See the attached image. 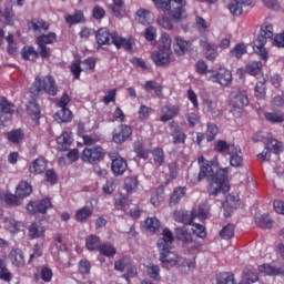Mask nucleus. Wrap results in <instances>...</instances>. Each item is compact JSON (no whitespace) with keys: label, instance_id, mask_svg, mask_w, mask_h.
<instances>
[{"label":"nucleus","instance_id":"f257e3e1","mask_svg":"<svg viewBox=\"0 0 284 284\" xmlns=\"http://www.w3.org/2000/svg\"><path fill=\"white\" fill-rule=\"evenodd\" d=\"M199 174L195 179L196 183H201L203 179H206L210 183L209 194L210 196H217L220 192L224 194L230 192V180H227L229 168H219L216 161H209L204 156L197 158Z\"/></svg>","mask_w":284,"mask_h":284},{"label":"nucleus","instance_id":"f03ea898","mask_svg":"<svg viewBox=\"0 0 284 284\" xmlns=\"http://www.w3.org/2000/svg\"><path fill=\"white\" fill-rule=\"evenodd\" d=\"M162 235L163 237L158 241V247L161 251L160 261L163 267H175L179 264V255L170 251L172 250V243H174V235L170 229H164Z\"/></svg>","mask_w":284,"mask_h":284},{"label":"nucleus","instance_id":"7ed1b4c3","mask_svg":"<svg viewBox=\"0 0 284 284\" xmlns=\"http://www.w3.org/2000/svg\"><path fill=\"white\" fill-rule=\"evenodd\" d=\"M29 92L32 97H41V94L57 97V94H59V87L57 85V80H54V77L52 75H45L43 79H41V77H36Z\"/></svg>","mask_w":284,"mask_h":284},{"label":"nucleus","instance_id":"20e7f679","mask_svg":"<svg viewBox=\"0 0 284 284\" xmlns=\"http://www.w3.org/2000/svg\"><path fill=\"white\" fill-rule=\"evenodd\" d=\"M172 1L175 3V7L173 4V10ZM154 6L158 10H162L163 12H170L171 10V17L174 21L181 22L183 19H187V11H185L187 1L185 0H156Z\"/></svg>","mask_w":284,"mask_h":284},{"label":"nucleus","instance_id":"39448f33","mask_svg":"<svg viewBox=\"0 0 284 284\" xmlns=\"http://www.w3.org/2000/svg\"><path fill=\"white\" fill-rule=\"evenodd\" d=\"M274 37V27L270 23H265L261 27L260 34L257 39L254 41L253 50L255 54H258L262 61H267L268 53L267 49H265V43H267V39H272Z\"/></svg>","mask_w":284,"mask_h":284},{"label":"nucleus","instance_id":"423d86ee","mask_svg":"<svg viewBox=\"0 0 284 284\" xmlns=\"http://www.w3.org/2000/svg\"><path fill=\"white\" fill-rule=\"evenodd\" d=\"M174 232L176 240L183 243L189 254H196L203 247V243L194 240L192 233L185 226L176 227Z\"/></svg>","mask_w":284,"mask_h":284},{"label":"nucleus","instance_id":"0eeeda50","mask_svg":"<svg viewBox=\"0 0 284 284\" xmlns=\"http://www.w3.org/2000/svg\"><path fill=\"white\" fill-rule=\"evenodd\" d=\"M231 112L236 119H241L245 105H250V99L243 91H236L231 93L230 103Z\"/></svg>","mask_w":284,"mask_h":284},{"label":"nucleus","instance_id":"6e6552de","mask_svg":"<svg viewBox=\"0 0 284 284\" xmlns=\"http://www.w3.org/2000/svg\"><path fill=\"white\" fill-rule=\"evenodd\" d=\"M232 71L226 68H219L217 70H209L207 81L217 83L222 88L232 85Z\"/></svg>","mask_w":284,"mask_h":284},{"label":"nucleus","instance_id":"1a4fd4ad","mask_svg":"<svg viewBox=\"0 0 284 284\" xmlns=\"http://www.w3.org/2000/svg\"><path fill=\"white\" fill-rule=\"evenodd\" d=\"M81 159L83 163H89L90 165H98V163H101V161L105 159V150L100 145L84 148Z\"/></svg>","mask_w":284,"mask_h":284},{"label":"nucleus","instance_id":"9d476101","mask_svg":"<svg viewBox=\"0 0 284 284\" xmlns=\"http://www.w3.org/2000/svg\"><path fill=\"white\" fill-rule=\"evenodd\" d=\"M272 152L273 154H281L283 152V142L268 138L264 151L257 155V159L260 161H270Z\"/></svg>","mask_w":284,"mask_h":284},{"label":"nucleus","instance_id":"9b49d317","mask_svg":"<svg viewBox=\"0 0 284 284\" xmlns=\"http://www.w3.org/2000/svg\"><path fill=\"white\" fill-rule=\"evenodd\" d=\"M48 210H52V200L44 197L39 202L32 201L27 204L29 214H48Z\"/></svg>","mask_w":284,"mask_h":284},{"label":"nucleus","instance_id":"f8f14e48","mask_svg":"<svg viewBox=\"0 0 284 284\" xmlns=\"http://www.w3.org/2000/svg\"><path fill=\"white\" fill-rule=\"evenodd\" d=\"M151 59L158 68H168L172 63V51L159 49L151 54Z\"/></svg>","mask_w":284,"mask_h":284},{"label":"nucleus","instance_id":"ddd939ff","mask_svg":"<svg viewBox=\"0 0 284 284\" xmlns=\"http://www.w3.org/2000/svg\"><path fill=\"white\" fill-rule=\"evenodd\" d=\"M130 136H132V126L120 124L112 133V141L113 143H116V145H122V143H125Z\"/></svg>","mask_w":284,"mask_h":284},{"label":"nucleus","instance_id":"4468645a","mask_svg":"<svg viewBox=\"0 0 284 284\" xmlns=\"http://www.w3.org/2000/svg\"><path fill=\"white\" fill-rule=\"evenodd\" d=\"M173 50L178 57H184L187 54L189 50H192V41L185 40L181 36H176L173 42Z\"/></svg>","mask_w":284,"mask_h":284},{"label":"nucleus","instance_id":"2eb2a0df","mask_svg":"<svg viewBox=\"0 0 284 284\" xmlns=\"http://www.w3.org/2000/svg\"><path fill=\"white\" fill-rule=\"evenodd\" d=\"M181 113V108L179 105L166 104L161 110L160 121L162 123H168V121H172V119H176Z\"/></svg>","mask_w":284,"mask_h":284},{"label":"nucleus","instance_id":"dca6fc26","mask_svg":"<svg viewBox=\"0 0 284 284\" xmlns=\"http://www.w3.org/2000/svg\"><path fill=\"white\" fill-rule=\"evenodd\" d=\"M58 150L61 152H68L70 148H72V143H74V139L72 138V132L64 131L57 139Z\"/></svg>","mask_w":284,"mask_h":284},{"label":"nucleus","instance_id":"f3484780","mask_svg":"<svg viewBox=\"0 0 284 284\" xmlns=\"http://www.w3.org/2000/svg\"><path fill=\"white\" fill-rule=\"evenodd\" d=\"M201 43L204 50V58L206 59V61H211L212 63H214L219 58V45L209 42L207 40H202Z\"/></svg>","mask_w":284,"mask_h":284},{"label":"nucleus","instance_id":"a211bd4d","mask_svg":"<svg viewBox=\"0 0 284 284\" xmlns=\"http://www.w3.org/2000/svg\"><path fill=\"white\" fill-rule=\"evenodd\" d=\"M113 39H116V36L110 33L108 28H100L95 33L98 45H110L113 43Z\"/></svg>","mask_w":284,"mask_h":284},{"label":"nucleus","instance_id":"6ab92c4d","mask_svg":"<svg viewBox=\"0 0 284 284\" xmlns=\"http://www.w3.org/2000/svg\"><path fill=\"white\" fill-rule=\"evenodd\" d=\"M9 261L13 267H24L26 266V255L21 248H12L9 253Z\"/></svg>","mask_w":284,"mask_h":284},{"label":"nucleus","instance_id":"aec40b11","mask_svg":"<svg viewBox=\"0 0 284 284\" xmlns=\"http://www.w3.org/2000/svg\"><path fill=\"white\" fill-rule=\"evenodd\" d=\"M229 155L232 168H243V151L241 146L233 145Z\"/></svg>","mask_w":284,"mask_h":284},{"label":"nucleus","instance_id":"412c9836","mask_svg":"<svg viewBox=\"0 0 284 284\" xmlns=\"http://www.w3.org/2000/svg\"><path fill=\"white\" fill-rule=\"evenodd\" d=\"M111 170L115 176L125 174V171L128 170V161L121 156H115L112 159Z\"/></svg>","mask_w":284,"mask_h":284},{"label":"nucleus","instance_id":"4be33fe9","mask_svg":"<svg viewBox=\"0 0 284 284\" xmlns=\"http://www.w3.org/2000/svg\"><path fill=\"white\" fill-rule=\"evenodd\" d=\"M48 169V160H45V158L40 156L37 158L31 165H29V172L30 174H43V172H45V170Z\"/></svg>","mask_w":284,"mask_h":284},{"label":"nucleus","instance_id":"5701e85b","mask_svg":"<svg viewBox=\"0 0 284 284\" xmlns=\"http://www.w3.org/2000/svg\"><path fill=\"white\" fill-rule=\"evenodd\" d=\"M28 236L31 241H34V239H43V236H45V227L39 222H33L28 229Z\"/></svg>","mask_w":284,"mask_h":284},{"label":"nucleus","instance_id":"b1692460","mask_svg":"<svg viewBox=\"0 0 284 284\" xmlns=\"http://www.w3.org/2000/svg\"><path fill=\"white\" fill-rule=\"evenodd\" d=\"M247 6H252V0H233L229 10L234 17H240V14H243V8Z\"/></svg>","mask_w":284,"mask_h":284},{"label":"nucleus","instance_id":"393cba45","mask_svg":"<svg viewBox=\"0 0 284 284\" xmlns=\"http://www.w3.org/2000/svg\"><path fill=\"white\" fill-rule=\"evenodd\" d=\"M29 30H33V32H48L50 30V23L44 21L43 19H32L28 22Z\"/></svg>","mask_w":284,"mask_h":284},{"label":"nucleus","instance_id":"a878e982","mask_svg":"<svg viewBox=\"0 0 284 284\" xmlns=\"http://www.w3.org/2000/svg\"><path fill=\"white\" fill-rule=\"evenodd\" d=\"M13 105L8 101V99L2 98L0 99V112L2 113L0 115V121L3 123L6 121V114H8V119H12V114H14V109H12Z\"/></svg>","mask_w":284,"mask_h":284},{"label":"nucleus","instance_id":"bb28decb","mask_svg":"<svg viewBox=\"0 0 284 284\" xmlns=\"http://www.w3.org/2000/svg\"><path fill=\"white\" fill-rule=\"evenodd\" d=\"M193 217L199 219V221H205L207 214H210V204L207 202H202L199 204V207L192 209Z\"/></svg>","mask_w":284,"mask_h":284},{"label":"nucleus","instance_id":"cd10ccee","mask_svg":"<svg viewBox=\"0 0 284 284\" xmlns=\"http://www.w3.org/2000/svg\"><path fill=\"white\" fill-rule=\"evenodd\" d=\"M135 19L142 26H150V23L154 21V13H152L150 10H146V9H140L136 11Z\"/></svg>","mask_w":284,"mask_h":284},{"label":"nucleus","instance_id":"c85d7f7f","mask_svg":"<svg viewBox=\"0 0 284 284\" xmlns=\"http://www.w3.org/2000/svg\"><path fill=\"white\" fill-rule=\"evenodd\" d=\"M92 214H94V209L85 205L75 212V221L78 223H87Z\"/></svg>","mask_w":284,"mask_h":284},{"label":"nucleus","instance_id":"c756f323","mask_svg":"<svg viewBox=\"0 0 284 284\" xmlns=\"http://www.w3.org/2000/svg\"><path fill=\"white\" fill-rule=\"evenodd\" d=\"M267 83V78H262L258 82H256L254 88V97L257 98L258 101L265 100V97L267 94V87L265 85Z\"/></svg>","mask_w":284,"mask_h":284},{"label":"nucleus","instance_id":"7c9ffc66","mask_svg":"<svg viewBox=\"0 0 284 284\" xmlns=\"http://www.w3.org/2000/svg\"><path fill=\"white\" fill-rule=\"evenodd\" d=\"M174 219L176 223H183L184 225H192V223H194V214L192 211L191 213H189L187 211L175 212Z\"/></svg>","mask_w":284,"mask_h":284},{"label":"nucleus","instance_id":"2f4dec72","mask_svg":"<svg viewBox=\"0 0 284 284\" xmlns=\"http://www.w3.org/2000/svg\"><path fill=\"white\" fill-rule=\"evenodd\" d=\"M85 247L89 252H99L101 247V237L95 234L88 235L85 237Z\"/></svg>","mask_w":284,"mask_h":284},{"label":"nucleus","instance_id":"473e14b6","mask_svg":"<svg viewBox=\"0 0 284 284\" xmlns=\"http://www.w3.org/2000/svg\"><path fill=\"white\" fill-rule=\"evenodd\" d=\"M27 112L32 121H37V123H39V120L41 119V108H39V103H37V100H32L29 102V105L27 106Z\"/></svg>","mask_w":284,"mask_h":284},{"label":"nucleus","instance_id":"72a5a7b5","mask_svg":"<svg viewBox=\"0 0 284 284\" xmlns=\"http://www.w3.org/2000/svg\"><path fill=\"white\" fill-rule=\"evenodd\" d=\"M6 136L10 143H14L17 145L19 143H23V140L26 139V133H23V130L21 129H16L7 132Z\"/></svg>","mask_w":284,"mask_h":284},{"label":"nucleus","instance_id":"f704fd0d","mask_svg":"<svg viewBox=\"0 0 284 284\" xmlns=\"http://www.w3.org/2000/svg\"><path fill=\"white\" fill-rule=\"evenodd\" d=\"M245 71L251 77H260L261 74H263V62L261 61L248 62V64L245 67Z\"/></svg>","mask_w":284,"mask_h":284},{"label":"nucleus","instance_id":"c9c22d12","mask_svg":"<svg viewBox=\"0 0 284 284\" xmlns=\"http://www.w3.org/2000/svg\"><path fill=\"white\" fill-rule=\"evenodd\" d=\"M16 194L19 199H26L32 194V185L27 181H21L17 186Z\"/></svg>","mask_w":284,"mask_h":284},{"label":"nucleus","instance_id":"e433bc0d","mask_svg":"<svg viewBox=\"0 0 284 284\" xmlns=\"http://www.w3.org/2000/svg\"><path fill=\"white\" fill-rule=\"evenodd\" d=\"M21 58L24 61H37V59H39V51H36L34 47H23L21 50Z\"/></svg>","mask_w":284,"mask_h":284},{"label":"nucleus","instance_id":"4c0bfd02","mask_svg":"<svg viewBox=\"0 0 284 284\" xmlns=\"http://www.w3.org/2000/svg\"><path fill=\"white\" fill-rule=\"evenodd\" d=\"M255 223L258 225V227H262V230H272L274 225V221L268 214L256 216Z\"/></svg>","mask_w":284,"mask_h":284},{"label":"nucleus","instance_id":"58836bf2","mask_svg":"<svg viewBox=\"0 0 284 284\" xmlns=\"http://www.w3.org/2000/svg\"><path fill=\"white\" fill-rule=\"evenodd\" d=\"M143 88L146 92H155L156 97H163V85L154 80H148Z\"/></svg>","mask_w":284,"mask_h":284},{"label":"nucleus","instance_id":"ea45409f","mask_svg":"<svg viewBox=\"0 0 284 284\" xmlns=\"http://www.w3.org/2000/svg\"><path fill=\"white\" fill-rule=\"evenodd\" d=\"M113 45H115L118 50L123 48L126 52H132V45H134V43L130 39L115 36V38H113Z\"/></svg>","mask_w":284,"mask_h":284},{"label":"nucleus","instance_id":"a19ab883","mask_svg":"<svg viewBox=\"0 0 284 284\" xmlns=\"http://www.w3.org/2000/svg\"><path fill=\"white\" fill-rule=\"evenodd\" d=\"M187 192V189L185 186H178L173 190V193L171 195L169 205L172 207L174 205H176V203H179V201H181V199H183V196H185V193Z\"/></svg>","mask_w":284,"mask_h":284},{"label":"nucleus","instance_id":"79ce46f5","mask_svg":"<svg viewBox=\"0 0 284 284\" xmlns=\"http://www.w3.org/2000/svg\"><path fill=\"white\" fill-rule=\"evenodd\" d=\"M2 201L7 207H19L21 205V197L16 194L6 193L2 196Z\"/></svg>","mask_w":284,"mask_h":284},{"label":"nucleus","instance_id":"37998d69","mask_svg":"<svg viewBox=\"0 0 284 284\" xmlns=\"http://www.w3.org/2000/svg\"><path fill=\"white\" fill-rule=\"evenodd\" d=\"M124 190L128 194H132L139 190V179L136 176H126L124 179Z\"/></svg>","mask_w":284,"mask_h":284},{"label":"nucleus","instance_id":"c03bdc74","mask_svg":"<svg viewBox=\"0 0 284 284\" xmlns=\"http://www.w3.org/2000/svg\"><path fill=\"white\" fill-rule=\"evenodd\" d=\"M98 252H100L101 256H106V258H114L116 256V247L111 243L101 244Z\"/></svg>","mask_w":284,"mask_h":284},{"label":"nucleus","instance_id":"a18cd8bd","mask_svg":"<svg viewBox=\"0 0 284 284\" xmlns=\"http://www.w3.org/2000/svg\"><path fill=\"white\" fill-rule=\"evenodd\" d=\"M174 145H181L187 140V135L180 128H175L171 131Z\"/></svg>","mask_w":284,"mask_h":284},{"label":"nucleus","instance_id":"49530a36","mask_svg":"<svg viewBox=\"0 0 284 284\" xmlns=\"http://www.w3.org/2000/svg\"><path fill=\"white\" fill-rule=\"evenodd\" d=\"M4 227L6 230H8V232H11V234H17V232L21 231V222L12 217H6Z\"/></svg>","mask_w":284,"mask_h":284},{"label":"nucleus","instance_id":"de8ad7c7","mask_svg":"<svg viewBox=\"0 0 284 284\" xmlns=\"http://www.w3.org/2000/svg\"><path fill=\"white\" fill-rule=\"evenodd\" d=\"M36 43H40L42 45H51L52 43H57V33L54 32H49V33H43L40 34L37 38Z\"/></svg>","mask_w":284,"mask_h":284},{"label":"nucleus","instance_id":"09e8293b","mask_svg":"<svg viewBox=\"0 0 284 284\" xmlns=\"http://www.w3.org/2000/svg\"><path fill=\"white\" fill-rule=\"evenodd\" d=\"M205 136L207 143H212L219 136V126L215 123L209 122L206 124Z\"/></svg>","mask_w":284,"mask_h":284},{"label":"nucleus","instance_id":"8fccbe9b","mask_svg":"<svg viewBox=\"0 0 284 284\" xmlns=\"http://www.w3.org/2000/svg\"><path fill=\"white\" fill-rule=\"evenodd\" d=\"M264 119L268 123H284V113L281 111L265 112Z\"/></svg>","mask_w":284,"mask_h":284},{"label":"nucleus","instance_id":"3c124183","mask_svg":"<svg viewBox=\"0 0 284 284\" xmlns=\"http://www.w3.org/2000/svg\"><path fill=\"white\" fill-rule=\"evenodd\" d=\"M234 144H227L225 140H217L214 145V151L220 154H230Z\"/></svg>","mask_w":284,"mask_h":284},{"label":"nucleus","instance_id":"603ef678","mask_svg":"<svg viewBox=\"0 0 284 284\" xmlns=\"http://www.w3.org/2000/svg\"><path fill=\"white\" fill-rule=\"evenodd\" d=\"M236 230V226L232 223L226 224L223 226V229L220 231V236L224 241H230V239L234 237V232Z\"/></svg>","mask_w":284,"mask_h":284},{"label":"nucleus","instance_id":"864d4df0","mask_svg":"<svg viewBox=\"0 0 284 284\" xmlns=\"http://www.w3.org/2000/svg\"><path fill=\"white\" fill-rule=\"evenodd\" d=\"M1 17L4 19L7 26H14V20L17 17L14 16V11L12 7H7L0 12Z\"/></svg>","mask_w":284,"mask_h":284},{"label":"nucleus","instance_id":"5fc2aeb1","mask_svg":"<svg viewBox=\"0 0 284 284\" xmlns=\"http://www.w3.org/2000/svg\"><path fill=\"white\" fill-rule=\"evenodd\" d=\"M133 151L135 152L138 159H148L150 156V151L143 146V143L138 141L133 144Z\"/></svg>","mask_w":284,"mask_h":284},{"label":"nucleus","instance_id":"6e6d98bb","mask_svg":"<svg viewBox=\"0 0 284 284\" xmlns=\"http://www.w3.org/2000/svg\"><path fill=\"white\" fill-rule=\"evenodd\" d=\"M152 156H153V161L158 168H161V165H163V163H165V152H163V149H161V148L153 149Z\"/></svg>","mask_w":284,"mask_h":284},{"label":"nucleus","instance_id":"4d7b16f0","mask_svg":"<svg viewBox=\"0 0 284 284\" xmlns=\"http://www.w3.org/2000/svg\"><path fill=\"white\" fill-rule=\"evenodd\" d=\"M55 116L59 119L60 123H70V121H72V111L68 108H61V110L55 113Z\"/></svg>","mask_w":284,"mask_h":284},{"label":"nucleus","instance_id":"13d9d810","mask_svg":"<svg viewBox=\"0 0 284 284\" xmlns=\"http://www.w3.org/2000/svg\"><path fill=\"white\" fill-rule=\"evenodd\" d=\"M113 3L110 6L112 14L114 17H123L125 9L123 8V0H112Z\"/></svg>","mask_w":284,"mask_h":284},{"label":"nucleus","instance_id":"bf43d9fd","mask_svg":"<svg viewBox=\"0 0 284 284\" xmlns=\"http://www.w3.org/2000/svg\"><path fill=\"white\" fill-rule=\"evenodd\" d=\"M70 72L77 81L81 79V72H83V69H81V59H75L70 64Z\"/></svg>","mask_w":284,"mask_h":284},{"label":"nucleus","instance_id":"052dcab7","mask_svg":"<svg viewBox=\"0 0 284 284\" xmlns=\"http://www.w3.org/2000/svg\"><path fill=\"white\" fill-rule=\"evenodd\" d=\"M230 52L232 57H235V59H242L243 54H247V47L245 43L241 42L235 44V47Z\"/></svg>","mask_w":284,"mask_h":284},{"label":"nucleus","instance_id":"680f3d73","mask_svg":"<svg viewBox=\"0 0 284 284\" xmlns=\"http://www.w3.org/2000/svg\"><path fill=\"white\" fill-rule=\"evenodd\" d=\"M243 278L246 283H256L258 281V272L255 268H246L243 272Z\"/></svg>","mask_w":284,"mask_h":284},{"label":"nucleus","instance_id":"e2e57ef3","mask_svg":"<svg viewBox=\"0 0 284 284\" xmlns=\"http://www.w3.org/2000/svg\"><path fill=\"white\" fill-rule=\"evenodd\" d=\"M144 223L149 232H159L161 227V221L156 217H148Z\"/></svg>","mask_w":284,"mask_h":284},{"label":"nucleus","instance_id":"0e129e2a","mask_svg":"<svg viewBox=\"0 0 284 284\" xmlns=\"http://www.w3.org/2000/svg\"><path fill=\"white\" fill-rule=\"evenodd\" d=\"M84 16H83V11L79 10L75 11L74 14H69L65 17V21L67 23H70V26H74L77 23H81V21H83Z\"/></svg>","mask_w":284,"mask_h":284},{"label":"nucleus","instance_id":"69168bd1","mask_svg":"<svg viewBox=\"0 0 284 284\" xmlns=\"http://www.w3.org/2000/svg\"><path fill=\"white\" fill-rule=\"evenodd\" d=\"M201 99L203 105H205L209 112H214L216 110V102L210 99V94H207V92L202 93Z\"/></svg>","mask_w":284,"mask_h":284},{"label":"nucleus","instance_id":"338daca9","mask_svg":"<svg viewBox=\"0 0 284 284\" xmlns=\"http://www.w3.org/2000/svg\"><path fill=\"white\" fill-rule=\"evenodd\" d=\"M159 49L172 51V39L170 38V34H168L166 32L161 34Z\"/></svg>","mask_w":284,"mask_h":284},{"label":"nucleus","instance_id":"774afa93","mask_svg":"<svg viewBox=\"0 0 284 284\" xmlns=\"http://www.w3.org/2000/svg\"><path fill=\"white\" fill-rule=\"evenodd\" d=\"M217 284H234V275L232 273H221L216 277Z\"/></svg>","mask_w":284,"mask_h":284}]
</instances>
